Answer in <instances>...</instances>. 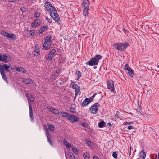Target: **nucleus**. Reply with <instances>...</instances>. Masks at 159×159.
<instances>
[{
  "label": "nucleus",
  "mask_w": 159,
  "mask_h": 159,
  "mask_svg": "<svg viewBox=\"0 0 159 159\" xmlns=\"http://www.w3.org/2000/svg\"><path fill=\"white\" fill-rule=\"evenodd\" d=\"M4 70L11 73L13 71V69L11 66H10V65H8L6 64L2 65L0 63V72L2 77L6 83L8 84V81Z\"/></svg>",
  "instance_id": "nucleus-1"
},
{
  "label": "nucleus",
  "mask_w": 159,
  "mask_h": 159,
  "mask_svg": "<svg viewBox=\"0 0 159 159\" xmlns=\"http://www.w3.org/2000/svg\"><path fill=\"white\" fill-rule=\"evenodd\" d=\"M102 57V56L100 55L96 54L94 57L91 59L87 62L86 64L90 66H93L98 65L99 60Z\"/></svg>",
  "instance_id": "nucleus-2"
},
{
  "label": "nucleus",
  "mask_w": 159,
  "mask_h": 159,
  "mask_svg": "<svg viewBox=\"0 0 159 159\" xmlns=\"http://www.w3.org/2000/svg\"><path fill=\"white\" fill-rule=\"evenodd\" d=\"M129 45L128 42L122 43H115L113 44V47L119 50L124 51L126 50L127 48Z\"/></svg>",
  "instance_id": "nucleus-3"
},
{
  "label": "nucleus",
  "mask_w": 159,
  "mask_h": 159,
  "mask_svg": "<svg viewBox=\"0 0 159 159\" xmlns=\"http://www.w3.org/2000/svg\"><path fill=\"white\" fill-rule=\"evenodd\" d=\"M100 106V105L98 103H94L92 105L90 109V112L93 114H96Z\"/></svg>",
  "instance_id": "nucleus-4"
},
{
  "label": "nucleus",
  "mask_w": 159,
  "mask_h": 159,
  "mask_svg": "<svg viewBox=\"0 0 159 159\" xmlns=\"http://www.w3.org/2000/svg\"><path fill=\"white\" fill-rule=\"evenodd\" d=\"M49 13L51 17L55 21L57 22H58L60 21V17L57 10L53 12H49Z\"/></svg>",
  "instance_id": "nucleus-5"
},
{
  "label": "nucleus",
  "mask_w": 159,
  "mask_h": 159,
  "mask_svg": "<svg viewBox=\"0 0 159 159\" xmlns=\"http://www.w3.org/2000/svg\"><path fill=\"white\" fill-rule=\"evenodd\" d=\"M114 84V82L112 80H108L107 81V84L108 89H109L111 92H115V93Z\"/></svg>",
  "instance_id": "nucleus-6"
},
{
  "label": "nucleus",
  "mask_w": 159,
  "mask_h": 159,
  "mask_svg": "<svg viewBox=\"0 0 159 159\" xmlns=\"http://www.w3.org/2000/svg\"><path fill=\"white\" fill-rule=\"evenodd\" d=\"M67 119L72 123H74L78 121L79 120V118L74 115H70L68 116Z\"/></svg>",
  "instance_id": "nucleus-7"
},
{
  "label": "nucleus",
  "mask_w": 159,
  "mask_h": 159,
  "mask_svg": "<svg viewBox=\"0 0 159 159\" xmlns=\"http://www.w3.org/2000/svg\"><path fill=\"white\" fill-rule=\"evenodd\" d=\"M56 52L55 49L53 48L51 50L49 53L48 54V57L46 58L48 61H51L52 58H53L54 56V54Z\"/></svg>",
  "instance_id": "nucleus-8"
},
{
  "label": "nucleus",
  "mask_w": 159,
  "mask_h": 159,
  "mask_svg": "<svg viewBox=\"0 0 159 159\" xmlns=\"http://www.w3.org/2000/svg\"><path fill=\"white\" fill-rule=\"evenodd\" d=\"M41 23V21L40 19H36L31 24L32 27H35L40 25Z\"/></svg>",
  "instance_id": "nucleus-9"
},
{
  "label": "nucleus",
  "mask_w": 159,
  "mask_h": 159,
  "mask_svg": "<svg viewBox=\"0 0 159 159\" xmlns=\"http://www.w3.org/2000/svg\"><path fill=\"white\" fill-rule=\"evenodd\" d=\"M72 88L73 89L75 90V95L77 96L80 90V87L77 84H74L73 85Z\"/></svg>",
  "instance_id": "nucleus-10"
},
{
  "label": "nucleus",
  "mask_w": 159,
  "mask_h": 159,
  "mask_svg": "<svg viewBox=\"0 0 159 159\" xmlns=\"http://www.w3.org/2000/svg\"><path fill=\"white\" fill-rule=\"evenodd\" d=\"M29 116L31 119V121H34V116L33 113L32 106L30 103H29Z\"/></svg>",
  "instance_id": "nucleus-11"
},
{
  "label": "nucleus",
  "mask_w": 159,
  "mask_h": 159,
  "mask_svg": "<svg viewBox=\"0 0 159 159\" xmlns=\"http://www.w3.org/2000/svg\"><path fill=\"white\" fill-rule=\"evenodd\" d=\"M11 58L10 56H8L5 54L3 55L2 61L5 63H7L11 60Z\"/></svg>",
  "instance_id": "nucleus-12"
},
{
  "label": "nucleus",
  "mask_w": 159,
  "mask_h": 159,
  "mask_svg": "<svg viewBox=\"0 0 159 159\" xmlns=\"http://www.w3.org/2000/svg\"><path fill=\"white\" fill-rule=\"evenodd\" d=\"M23 82L26 84H30L31 83H35L33 80L30 78H25L23 80Z\"/></svg>",
  "instance_id": "nucleus-13"
},
{
  "label": "nucleus",
  "mask_w": 159,
  "mask_h": 159,
  "mask_svg": "<svg viewBox=\"0 0 159 159\" xmlns=\"http://www.w3.org/2000/svg\"><path fill=\"white\" fill-rule=\"evenodd\" d=\"M91 102V101L89 98H86L83 101L82 103L81 104V107H83L89 104Z\"/></svg>",
  "instance_id": "nucleus-14"
},
{
  "label": "nucleus",
  "mask_w": 159,
  "mask_h": 159,
  "mask_svg": "<svg viewBox=\"0 0 159 159\" xmlns=\"http://www.w3.org/2000/svg\"><path fill=\"white\" fill-rule=\"evenodd\" d=\"M90 3L88 0H83L82 3V6L83 7H89Z\"/></svg>",
  "instance_id": "nucleus-15"
},
{
  "label": "nucleus",
  "mask_w": 159,
  "mask_h": 159,
  "mask_svg": "<svg viewBox=\"0 0 159 159\" xmlns=\"http://www.w3.org/2000/svg\"><path fill=\"white\" fill-rule=\"evenodd\" d=\"M43 46V50H47L50 48L51 44H49L48 43H44Z\"/></svg>",
  "instance_id": "nucleus-16"
},
{
  "label": "nucleus",
  "mask_w": 159,
  "mask_h": 159,
  "mask_svg": "<svg viewBox=\"0 0 159 159\" xmlns=\"http://www.w3.org/2000/svg\"><path fill=\"white\" fill-rule=\"evenodd\" d=\"M48 26L47 25H44L43 26L41 27L39 30V34H40L43 33L44 31L48 29Z\"/></svg>",
  "instance_id": "nucleus-17"
},
{
  "label": "nucleus",
  "mask_w": 159,
  "mask_h": 159,
  "mask_svg": "<svg viewBox=\"0 0 159 159\" xmlns=\"http://www.w3.org/2000/svg\"><path fill=\"white\" fill-rule=\"evenodd\" d=\"M61 116L62 117H65L67 119H68L70 114L64 111H61L60 112Z\"/></svg>",
  "instance_id": "nucleus-18"
},
{
  "label": "nucleus",
  "mask_w": 159,
  "mask_h": 159,
  "mask_svg": "<svg viewBox=\"0 0 159 159\" xmlns=\"http://www.w3.org/2000/svg\"><path fill=\"white\" fill-rule=\"evenodd\" d=\"M38 45H37V46H36L35 48L34 49V56H38L39 54V47L38 46Z\"/></svg>",
  "instance_id": "nucleus-19"
},
{
  "label": "nucleus",
  "mask_w": 159,
  "mask_h": 159,
  "mask_svg": "<svg viewBox=\"0 0 159 159\" xmlns=\"http://www.w3.org/2000/svg\"><path fill=\"white\" fill-rule=\"evenodd\" d=\"M84 7V8L83 10L84 15L85 16V17H87L88 16V11L89 7Z\"/></svg>",
  "instance_id": "nucleus-20"
},
{
  "label": "nucleus",
  "mask_w": 159,
  "mask_h": 159,
  "mask_svg": "<svg viewBox=\"0 0 159 159\" xmlns=\"http://www.w3.org/2000/svg\"><path fill=\"white\" fill-rule=\"evenodd\" d=\"M52 5L48 1L45 2V7L47 10L48 11V9H50Z\"/></svg>",
  "instance_id": "nucleus-21"
},
{
  "label": "nucleus",
  "mask_w": 159,
  "mask_h": 159,
  "mask_svg": "<svg viewBox=\"0 0 159 159\" xmlns=\"http://www.w3.org/2000/svg\"><path fill=\"white\" fill-rule=\"evenodd\" d=\"M139 155L140 157H142L143 158H145L146 156V153L144 152V151L143 150L141 151L139 154Z\"/></svg>",
  "instance_id": "nucleus-22"
},
{
  "label": "nucleus",
  "mask_w": 159,
  "mask_h": 159,
  "mask_svg": "<svg viewBox=\"0 0 159 159\" xmlns=\"http://www.w3.org/2000/svg\"><path fill=\"white\" fill-rule=\"evenodd\" d=\"M52 37L50 35L47 36L45 38V42L44 43H49L51 41Z\"/></svg>",
  "instance_id": "nucleus-23"
},
{
  "label": "nucleus",
  "mask_w": 159,
  "mask_h": 159,
  "mask_svg": "<svg viewBox=\"0 0 159 159\" xmlns=\"http://www.w3.org/2000/svg\"><path fill=\"white\" fill-rule=\"evenodd\" d=\"M105 122L104 121H102L99 123L98 124V126L99 128H103L105 126Z\"/></svg>",
  "instance_id": "nucleus-24"
},
{
  "label": "nucleus",
  "mask_w": 159,
  "mask_h": 159,
  "mask_svg": "<svg viewBox=\"0 0 159 159\" xmlns=\"http://www.w3.org/2000/svg\"><path fill=\"white\" fill-rule=\"evenodd\" d=\"M127 70L128 71V74L131 77H132L134 75V73L132 69L130 68Z\"/></svg>",
  "instance_id": "nucleus-25"
},
{
  "label": "nucleus",
  "mask_w": 159,
  "mask_h": 159,
  "mask_svg": "<svg viewBox=\"0 0 159 159\" xmlns=\"http://www.w3.org/2000/svg\"><path fill=\"white\" fill-rule=\"evenodd\" d=\"M75 74L76 75H77V80H79L81 76V73L79 70H77L76 71Z\"/></svg>",
  "instance_id": "nucleus-26"
},
{
  "label": "nucleus",
  "mask_w": 159,
  "mask_h": 159,
  "mask_svg": "<svg viewBox=\"0 0 159 159\" xmlns=\"http://www.w3.org/2000/svg\"><path fill=\"white\" fill-rule=\"evenodd\" d=\"M68 154L70 159H75V155L72 152H70Z\"/></svg>",
  "instance_id": "nucleus-27"
},
{
  "label": "nucleus",
  "mask_w": 159,
  "mask_h": 159,
  "mask_svg": "<svg viewBox=\"0 0 159 159\" xmlns=\"http://www.w3.org/2000/svg\"><path fill=\"white\" fill-rule=\"evenodd\" d=\"M48 127L50 130L51 131H53L54 130L55 127L52 124H49Z\"/></svg>",
  "instance_id": "nucleus-28"
},
{
  "label": "nucleus",
  "mask_w": 159,
  "mask_h": 159,
  "mask_svg": "<svg viewBox=\"0 0 159 159\" xmlns=\"http://www.w3.org/2000/svg\"><path fill=\"white\" fill-rule=\"evenodd\" d=\"M46 135L47 137V139L51 138L49 130L47 128H46Z\"/></svg>",
  "instance_id": "nucleus-29"
},
{
  "label": "nucleus",
  "mask_w": 159,
  "mask_h": 159,
  "mask_svg": "<svg viewBox=\"0 0 159 159\" xmlns=\"http://www.w3.org/2000/svg\"><path fill=\"white\" fill-rule=\"evenodd\" d=\"M120 115V113L118 111H116V114L114 116V119H116V118H119Z\"/></svg>",
  "instance_id": "nucleus-30"
},
{
  "label": "nucleus",
  "mask_w": 159,
  "mask_h": 159,
  "mask_svg": "<svg viewBox=\"0 0 159 159\" xmlns=\"http://www.w3.org/2000/svg\"><path fill=\"white\" fill-rule=\"evenodd\" d=\"M48 11H49V12H53L56 11V8L53 6H52L50 9H48Z\"/></svg>",
  "instance_id": "nucleus-31"
},
{
  "label": "nucleus",
  "mask_w": 159,
  "mask_h": 159,
  "mask_svg": "<svg viewBox=\"0 0 159 159\" xmlns=\"http://www.w3.org/2000/svg\"><path fill=\"white\" fill-rule=\"evenodd\" d=\"M112 156L115 159L117 158L118 153L117 152H113L112 153Z\"/></svg>",
  "instance_id": "nucleus-32"
},
{
  "label": "nucleus",
  "mask_w": 159,
  "mask_h": 159,
  "mask_svg": "<svg viewBox=\"0 0 159 159\" xmlns=\"http://www.w3.org/2000/svg\"><path fill=\"white\" fill-rule=\"evenodd\" d=\"M16 38V35L15 34H14L13 33H10L9 36L8 38L15 39Z\"/></svg>",
  "instance_id": "nucleus-33"
},
{
  "label": "nucleus",
  "mask_w": 159,
  "mask_h": 159,
  "mask_svg": "<svg viewBox=\"0 0 159 159\" xmlns=\"http://www.w3.org/2000/svg\"><path fill=\"white\" fill-rule=\"evenodd\" d=\"M53 113L56 115H59L60 114L59 110L56 109H55V110L53 111Z\"/></svg>",
  "instance_id": "nucleus-34"
},
{
  "label": "nucleus",
  "mask_w": 159,
  "mask_h": 159,
  "mask_svg": "<svg viewBox=\"0 0 159 159\" xmlns=\"http://www.w3.org/2000/svg\"><path fill=\"white\" fill-rule=\"evenodd\" d=\"M35 30H31L29 31L30 36H33L34 35Z\"/></svg>",
  "instance_id": "nucleus-35"
},
{
  "label": "nucleus",
  "mask_w": 159,
  "mask_h": 159,
  "mask_svg": "<svg viewBox=\"0 0 159 159\" xmlns=\"http://www.w3.org/2000/svg\"><path fill=\"white\" fill-rule=\"evenodd\" d=\"M96 95H97L96 93H94L93 94L91 97L88 98L90 99L91 102H92L93 101L94 97Z\"/></svg>",
  "instance_id": "nucleus-36"
},
{
  "label": "nucleus",
  "mask_w": 159,
  "mask_h": 159,
  "mask_svg": "<svg viewBox=\"0 0 159 159\" xmlns=\"http://www.w3.org/2000/svg\"><path fill=\"white\" fill-rule=\"evenodd\" d=\"M40 15V13L36 12L34 14V16L35 17H39Z\"/></svg>",
  "instance_id": "nucleus-37"
},
{
  "label": "nucleus",
  "mask_w": 159,
  "mask_h": 159,
  "mask_svg": "<svg viewBox=\"0 0 159 159\" xmlns=\"http://www.w3.org/2000/svg\"><path fill=\"white\" fill-rule=\"evenodd\" d=\"M34 99V97L33 96L32 94H31V96H30V97L29 98V103H30V101H33Z\"/></svg>",
  "instance_id": "nucleus-38"
},
{
  "label": "nucleus",
  "mask_w": 159,
  "mask_h": 159,
  "mask_svg": "<svg viewBox=\"0 0 159 159\" xmlns=\"http://www.w3.org/2000/svg\"><path fill=\"white\" fill-rule=\"evenodd\" d=\"M86 143L89 146H90L92 142L89 139H86Z\"/></svg>",
  "instance_id": "nucleus-39"
},
{
  "label": "nucleus",
  "mask_w": 159,
  "mask_h": 159,
  "mask_svg": "<svg viewBox=\"0 0 159 159\" xmlns=\"http://www.w3.org/2000/svg\"><path fill=\"white\" fill-rule=\"evenodd\" d=\"M47 140L48 142L50 144L51 146L52 147L53 146V144H52V142L51 139V138L48 139H47Z\"/></svg>",
  "instance_id": "nucleus-40"
},
{
  "label": "nucleus",
  "mask_w": 159,
  "mask_h": 159,
  "mask_svg": "<svg viewBox=\"0 0 159 159\" xmlns=\"http://www.w3.org/2000/svg\"><path fill=\"white\" fill-rule=\"evenodd\" d=\"M8 33V32H7L5 31L2 30L1 32V34L2 35L4 36H6V35H7V34Z\"/></svg>",
  "instance_id": "nucleus-41"
},
{
  "label": "nucleus",
  "mask_w": 159,
  "mask_h": 159,
  "mask_svg": "<svg viewBox=\"0 0 159 159\" xmlns=\"http://www.w3.org/2000/svg\"><path fill=\"white\" fill-rule=\"evenodd\" d=\"M26 70L24 68L21 67V73L23 74H25L26 72Z\"/></svg>",
  "instance_id": "nucleus-42"
},
{
  "label": "nucleus",
  "mask_w": 159,
  "mask_h": 159,
  "mask_svg": "<svg viewBox=\"0 0 159 159\" xmlns=\"http://www.w3.org/2000/svg\"><path fill=\"white\" fill-rule=\"evenodd\" d=\"M22 67H16L15 68V70L16 71H17L18 72H21V69Z\"/></svg>",
  "instance_id": "nucleus-43"
},
{
  "label": "nucleus",
  "mask_w": 159,
  "mask_h": 159,
  "mask_svg": "<svg viewBox=\"0 0 159 159\" xmlns=\"http://www.w3.org/2000/svg\"><path fill=\"white\" fill-rule=\"evenodd\" d=\"M130 67L129 66L128 64H126L124 66V68L125 70H128Z\"/></svg>",
  "instance_id": "nucleus-44"
},
{
  "label": "nucleus",
  "mask_w": 159,
  "mask_h": 159,
  "mask_svg": "<svg viewBox=\"0 0 159 159\" xmlns=\"http://www.w3.org/2000/svg\"><path fill=\"white\" fill-rule=\"evenodd\" d=\"M89 154H88V155H86L84 154L83 155V157L85 159H89Z\"/></svg>",
  "instance_id": "nucleus-45"
},
{
  "label": "nucleus",
  "mask_w": 159,
  "mask_h": 159,
  "mask_svg": "<svg viewBox=\"0 0 159 159\" xmlns=\"http://www.w3.org/2000/svg\"><path fill=\"white\" fill-rule=\"evenodd\" d=\"M134 128H135L134 127L131 125L127 127V129L129 130H131L132 129H134Z\"/></svg>",
  "instance_id": "nucleus-46"
},
{
  "label": "nucleus",
  "mask_w": 159,
  "mask_h": 159,
  "mask_svg": "<svg viewBox=\"0 0 159 159\" xmlns=\"http://www.w3.org/2000/svg\"><path fill=\"white\" fill-rule=\"evenodd\" d=\"M55 108H53L52 107H50L49 108V110L50 111L53 113V111L55 110Z\"/></svg>",
  "instance_id": "nucleus-47"
},
{
  "label": "nucleus",
  "mask_w": 159,
  "mask_h": 159,
  "mask_svg": "<svg viewBox=\"0 0 159 159\" xmlns=\"http://www.w3.org/2000/svg\"><path fill=\"white\" fill-rule=\"evenodd\" d=\"M66 146L67 148L69 149L71 147V144L69 143H68V144H66Z\"/></svg>",
  "instance_id": "nucleus-48"
},
{
  "label": "nucleus",
  "mask_w": 159,
  "mask_h": 159,
  "mask_svg": "<svg viewBox=\"0 0 159 159\" xmlns=\"http://www.w3.org/2000/svg\"><path fill=\"white\" fill-rule=\"evenodd\" d=\"M25 96L27 98H28V102H29V99L30 97V96H31V94H29V93H27L25 94Z\"/></svg>",
  "instance_id": "nucleus-49"
},
{
  "label": "nucleus",
  "mask_w": 159,
  "mask_h": 159,
  "mask_svg": "<svg viewBox=\"0 0 159 159\" xmlns=\"http://www.w3.org/2000/svg\"><path fill=\"white\" fill-rule=\"evenodd\" d=\"M133 122H124L123 123V125H128V124H132V123H133Z\"/></svg>",
  "instance_id": "nucleus-50"
},
{
  "label": "nucleus",
  "mask_w": 159,
  "mask_h": 159,
  "mask_svg": "<svg viewBox=\"0 0 159 159\" xmlns=\"http://www.w3.org/2000/svg\"><path fill=\"white\" fill-rule=\"evenodd\" d=\"M70 112H72V113H74L75 112V111H74V108H73L71 107L70 109Z\"/></svg>",
  "instance_id": "nucleus-51"
},
{
  "label": "nucleus",
  "mask_w": 159,
  "mask_h": 159,
  "mask_svg": "<svg viewBox=\"0 0 159 159\" xmlns=\"http://www.w3.org/2000/svg\"><path fill=\"white\" fill-rule=\"evenodd\" d=\"M72 149L73 151L75 153H76L75 152H77L78 151V149L77 148H73Z\"/></svg>",
  "instance_id": "nucleus-52"
},
{
  "label": "nucleus",
  "mask_w": 159,
  "mask_h": 159,
  "mask_svg": "<svg viewBox=\"0 0 159 159\" xmlns=\"http://www.w3.org/2000/svg\"><path fill=\"white\" fill-rule=\"evenodd\" d=\"M137 105L138 106V108L139 110L142 109V107L139 104V102H137Z\"/></svg>",
  "instance_id": "nucleus-53"
},
{
  "label": "nucleus",
  "mask_w": 159,
  "mask_h": 159,
  "mask_svg": "<svg viewBox=\"0 0 159 159\" xmlns=\"http://www.w3.org/2000/svg\"><path fill=\"white\" fill-rule=\"evenodd\" d=\"M82 125L85 128L87 127L88 126L87 124L84 122L82 123Z\"/></svg>",
  "instance_id": "nucleus-54"
},
{
  "label": "nucleus",
  "mask_w": 159,
  "mask_h": 159,
  "mask_svg": "<svg viewBox=\"0 0 159 159\" xmlns=\"http://www.w3.org/2000/svg\"><path fill=\"white\" fill-rule=\"evenodd\" d=\"M46 20L48 21V22L50 23H51V20L47 17L46 18Z\"/></svg>",
  "instance_id": "nucleus-55"
},
{
  "label": "nucleus",
  "mask_w": 159,
  "mask_h": 159,
  "mask_svg": "<svg viewBox=\"0 0 159 159\" xmlns=\"http://www.w3.org/2000/svg\"><path fill=\"white\" fill-rule=\"evenodd\" d=\"M20 10L23 12H25L26 11V9L24 7L21 8Z\"/></svg>",
  "instance_id": "nucleus-56"
},
{
  "label": "nucleus",
  "mask_w": 159,
  "mask_h": 159,
  "mask_svg": "<svg viewBox=\"0 0 159 159\" xmlns=\"http://www.w3.org/2000/svg\"><path fill=\"white\" fill-rule=\"evenodd\" d=\"M9 2H15L17 0H8Z\"/></svg>",
  "instance_id": "nucleus-57"
},
{
  "label": "nucleus",
  "mask_w": 159,
  "mask_h": 159,
  "mask_svg": "<svg viewBox=\"0 0 159 159\" xmlns=\"http://www.w3.org/2000/svg\"><path fill=\"white\" fill-rule=\"evenodd\" d=\"M122 30L125 33H126L127 32V30H126L125 28H124L122 29Z\"/></svg>",
  "instance_id": "nucleus-58"
},
{
  "label": "nucleus",
  "mask_w": 159,
  "mask_h": 159,
  "mask_svg": "<svg viewBox=\"0 0 159 159\" xmlns=\"http://www.w3.org/2000/svg\"><path fill=\"white\" fill-rule=\"evenodd\" d=\"M68 143H69L66 140H65L63 142V143H64V145H65L66 146V144H68Z\"/></svg>",
  "instance_id": "nucleus-59"
},
{
  "label": "nucleus",
  "mask_w": 159,
  "mask_h": 159,
  "mask_svg": "<svg viewBox=\"0 0 159 159\" xmlns=\"http://www.w3.org/2000/svg\"><path fill=\"white\" fill-rule=\"evenodd\" d=\"M51 77L54 79H55L56 78V75L54 74H52L51 76Z\"/></svg>",
  "instance_id": "nucleus-60"
},
{
  "label": "nucleus",
  "mask_w": 159,
  "mask_h": 159,
  "mask_svg": "<svg viewBox=\"0 0 159 159\" xmlns=\"http://www.w3.org/2000/svg\"><path fill=\"white\" fill-rule=\"evenodd\" d=\"M93 159H99L97 156H94L93 157Z\"/></svg>",
  "instance_id": "nucleus-61"
},
{
  "label": "nucleus",
  "mask_w": 159,
  "mask_h": 159,
  "mask_svg": "<svg viewBox=\"0 0 159 159\" xmlns=\"http://www.w3.org/2000/svg\"><path fill=\"white\" fill-rule=\"evenodd\" d=\"M2 56L1 54L0 53V61H2Z\"/></svg>",
  "instance_id": "nucleus-62"
},
{
  "label": "nucleus",
  "mask_w": 159,
  "mask_h": 159,
  "mask_svg": "<svg viewBox=\"0 0 159 159\" xmlns=\"http://www.w3.org/2000/svg\"><path fill=\"white\" fill-rule=\"evenodd\" d=\"M111 124L110 123H108L107 124V126H108V127H109L111 125Z\"/></svg>",
  "instance_id": "nucleus-63"
},
{
  "label": "nucleus",
  "mask_w": 159,
  "mask_h": 159,
  "mask_svg": "<svg viewBox=\"0 0 159 159\" xmlns=\"http://www.w3.org/2000/svg\"><path fill=\"white\" fill-rule=\"evenodd\" d=\"M60 71V70L57 69L56 70L55 72L56 73H59Z\"/></svg>",
  "instance_id": "nucleus-64"
}]
</instances>
